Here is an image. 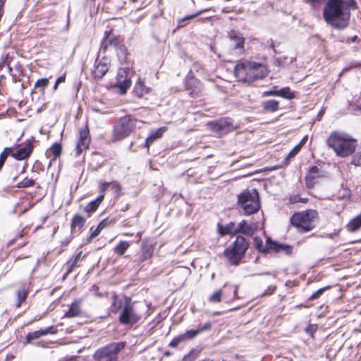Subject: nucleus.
<instances>
[{
    "mask_svg": "<svg viewBox=\"0 0 361 361\" xmlns=\"http://www.w3.org/2000/svg\"><path fill=\"white\" fill-rule=\"evenodd\" d=\"M267 250H274L278 253H283L289 255L292 252V247L286 244L279 243L277 242L267 241Z\"/></svg>",
    "mask_w": 361,
    "mask_h": 361,
    "instance_id": "a211bd4d",
    "label": "nucleus"
},
{
    "mask_svg": "<svg viewBox=\"0 0 361 361\" xmlns=\"http://www.w3.org/2000/svg\"><path fill=\"white\" fill-rule=\"evenodd\" d=\"M223 291L221 290H217L213 293L208 298L209 302L217 303L221 300Z\"/></svg>",
    "mask_w": 361,
    "mask_h": 361,
    "instance_id": "f704fd0d",
    "label": "nucleus"
},
{
    "mask_svg": "<svg viewBox=\"0 0 361 361\" xmlns=\"http://www.w3.org/2000/svg\"><path fill=\"white\" fill-rule=\"evenodd\" d=\"M352 164L355 166L361 165V151L356 153L352 159Z\"/></svg>",
    "mask_w": 361,
    "mask_h": 361,
    "instance_id": "49530a36",
    "label": "nucleus"
},
{
    "mask_svg": "<svg viewBox=\"0 0 361 361\" xmlns=\"http://www.w3.org/2000/svg\"><path fill=\"white\" fill-rule=\"evenodd\" d=\"M238 197V204L245 215L255 214L259 209V193L256 189L244 190Z\"/></svg>",
    "mask_w": 361,
    "mask_h": 361,
    "instance_id": "423d86ee",
    "label": "nucleus"
},
{
    "mask_svg": "<svg viewBox=\"0 0 361 361\" xmlns=\"http://www.w3.org/2000/svg\"><path fill=\"white\" fill-rule=\"evenodd\" d=\"M104 198V195L103 194L100 195L96 200L91 201L85 206V211L88 213L95 212Z\"/></svg>",
    "mask_w": 361,
    "mask_h": 361,
    "instance_id": "b1692460",
    "label": "nucleus"
},
{
    "mask_svg": "<svg viewBox=\"0 0 361 361\" xmlns=\"http://www.w3.org/2000/svg\"><path fill=\"white\" fill-rule=\"evenodd\" d=\"M4 164L3 162L0 161V170H1V168L3 167Z\"/></svg>",
    "mask_w": 361,
    "mask_h": 361,
    "instance_id": "774afa93",
    "label": "nucleus"
},
{
    "mask_svg": "<svg viewBox=\"0 0 361 361\" xmlns=\"http://www.w3.org/2000/svg\"><path fill=\"white\" fill-rule=\"evenodd\" d=\"M317 217L315 210H307L295 213L291 218V224L295 226L299 232L305 233L314 228V219Z\"/></svg>",
    "mask_w": 361,
    "mask_h": 361,
    "instance_id": "0eeeda50",
    "label": "nucleus"
},
{
    "mask_svg": "<svg viewBox=\"0 0 361 361\" xmlns=\"http://www.w3.org/2000/svg\"><path fill=\"white\" fill-rule=\"evenodd\" d=\"M219 233L221 235H224L226 234H236L237 233V228L236 226H235V224L233 223H231L230 224L227 225L225 227H223L218 225Z\"/></svg>",
    "mask_w": 361,
    "mask_h": 361,
    "instance_id": "cd10ccee",
    "label": "nucleus"
},
{
    "mask_svg": "<svg viewBox=\"0 0 361 361\" xmlns=\"http://www.w3.org/2000/svg\"><path fill=\"white\" fill-rule=\"evenodd\" d=\"M137 238H138V240H141V238H142L141 233H138L137 234Z\"/></svg>",
    "mask_w": 361,
    "mask_h": 361,
    "instance_id": "e2e57ef3",
    "label": "nucleus"
},
{
    "mask_svg": "<svg viewBox=\"0 0 361 361\" xmlns=\"http://www.w3.org/2000/svg\"><path fill=\"white\" fill-rule=\"evenodd\" d=\"M66 80V76L62 75L57 78L54 85V90H56L58 89L59 85L60 83L64 82Z\"/></svg>",
    "mask_w": 361,
    "mask_h": 361,
    "instance_id": "3c124183",
    "label": "nucleus"
},
{
    "mask_svg": "<svg viewBox=\"0 0 361 361\" xmlns=\"http://www.w3.org/2000/svg\"><path fill=\"white\" fill-rule=\"evenodd\" d=\"M115 187L118 189V190H120L121 189V186L118 185V184H116L115 185Z\"/></svg>",
    "mask_w": 361,
    "mask_h": 361,
    "instance_id": "338daca9",
    "label": "nucleus"
},
{
    "mask_svg": "<svg viewBox=\"0 0 361 361\" xmlns=\"http://www.w3.org/2000/svg\"><path fill=\"white\" fill-rule=\"evenodd\" d=\"M109 185H110L109 183H107V182L102 183L100 185V191L104 192L105 190H106L109 188Z\"/></svg>",
    "mask_w": 361,
    "mask_h": 361,
    "instance_id": "bf43d9fd",
    "label": "nucleus"
},
{
    "mask_svg": "<svg viewBox=\"0 0 361 361\" xmlns=\"http://www.w3.org/2000/svg\"><path fill=\"white\" fill-rule=\"evenodd\" d=\"M42 336H43V334H42V330L29 333L26 336V341H25V343L27 344L33 340L39 338V337H41Z\"/></svg>",
    "mask_w": 361,
    "mask_h": 361,
    "instance_id": "c9c22d12",
    "label": "nucleus"
},
{
    "mask_svg": "<svg viewBox=\"0 0 361 361\" xmlns=\"http://www.w3.org/2000/svg\"><path fill=\"white\" fill-rule=\"evenodd\" d=\"M11 153H13L12 147L4 148V149L0 154V161L4 164L8 155L11 154Z\"/></svg>",
    "mask_w": 361,
    "mask_h": 361,
    "instance_id": "a19ab883",
    "label": "nucleus"
},
{
    "mask_svg": "<svg viewBox=\"0 0 361 361\" xmlns=\"http://www.w3.org/2000/svg\"><path fill=\"white\" fill-rule=\"evenodd\" d=\"M105 37L102 42L100 51L105 52L110 47L116 48L121 44V39L119 37L114 36L111 32H105Z\"/></svg>",
    "mask_w": 361,
    "mask_h": 361,
    "instance_id": "dca6fc26",
    "label": "nucleus"
},
{
    "mask_svg": "<svg viewBox=\"0 0 361 361\" xmlns=\"http://www.w3.org/2000/svg\"><path fill=\"white\" fill-rule=\"evenodd\" d=\"M279 102L274 99L264 102L262 104L264 109L269 112H274L277 111L279 109Z\"/></svg>",
    "mask_w": 361,
    "mask_h": 361,
    "instance_id": "c756f323",
    "label": "nucleus"
},
{
    "mask_svg": "<svg viewBox=\"0 0 361 361\" xmlns=\"http://www.w3.org/2000/svg\"><path fill=\"white\" fill-rule=\"evenodd\" d=\"M5 63L7 64V66H8V69H9L10 71H11V68H10V66H9V62L8 61V56H6V58Z\"/></svg>",
    "mask_w": 361,
    "mask_h": 361,
    "instance_id": "680f3d73",
    "label": "nucleus"
},
{
    "mask_svg": "<svg viewBox=\"0 0 361 361\" xmlns=\"http://www.w3.org/2000/svg\"><path fill=\"white\" fill-rule=\"evenodd\" d=\"M319 176V169L317 166H312L307 172L305 179L308 188H312L316 183V179Z\"/></svg>",
    "mask_w": 361,
    "mask_h": 361,
    "instance_id": "aec40b11",
    "label": "nucleus"
},
{
    "mask_svg": "<svg viewBox=\"0 0 361 361\" xmlns=\"http://www.w3.org/2000/svg\"><path fill=\"white\" fill-rule=\"evenodd\" d=\"M42 331V334L43 336H45V335H47L49 334H52L54 333V326H49L47 327V329H41Z\"/></svg>",
    "mask_w": 361,
    "mask_h": 361,
    "instance_id": "5fc2aeb1",
    "label": "nucleus"
},
{
    "mask_svg": "<svg viewBox=\"0 0 361 361\" xmlns=\"http://www.w3.org/2000/svg\"><path fill=\"white\" fill-rule=\"evenodd\" d=\"M278 93V96H281L286 99H292L294 97V94L290 90L288 87L279 90Z\"/></svg>",
    "mask_w": 361,
    "mask_h": 361,
    "instance_id": "e433bc0d",
    "label": "nucleus"
},
{
    "mask_svg": "<svg viewBox=\"0 0 361 361\" xmlns=\"http://www.w3.org/2000/svg\"><path fill=\"white\" fill-rule=\"evenodd\" d=\"M236 294H237V287H235V290H234V296L233 298H236Z\"/></svg>",
    "mask_w": 361,
    "mask_h": 361,
    "instance_id": "69168bd1",
    "label": "nucleus"
},
{
    "mask_svg": "<svg viewBox=\"0 0 361 361\" xmlns=\"http://www.w3.org/2000/svg\"><path fill=\"white\" fill-rule=\"evenodd\" d=\"M35 184V180L32 179H30L28 178H25L20 183L19 187L21 188H27L33 186Z\"/></svg>",
    "mask_w": 361,
    "mask_h": 361,
    "instance_id": "79ce46f5",
    "label": "nucleus"
},
{
    "mask_svg": "<svg viewBox=\"0 0 361 361\" xmlns=\"http://www.w3.org/2000/svg\"><path fill=\"white\" fill-rule=\"evenodd\" d=\"M278 92L279 90H269L264 92V96L269 97V96H278Z\"/></svg>",
    "mask_w": 361,
    "mask_h": 361,
    "instance_id": "4d7b16f0",
    "label": "nucleus"
},
{
    "mask_svg": "<svg viewBox=\"0 0 361 361\" xmlns=\"http://www.w3.org/2000/svg\"><path fill=\"white\" fill-rule=\"evenodd\" d=\"M316 330L315 327L312 325H310L307 329H306V332L308 333V334H311V335H312L313 334V331H314Z\"/></svg>",
    "mask_w": 361,
    "mask_h": 361,
    "instance_id": "052dcab7",
    "label": "nucleus"
},
{
    "mask_svg": "<svg viewBox=\"0 0 361 361\" xmlns=\"http://www.w3.org/2000/svg\"><path fill=\"white\" fill-rule=\"evenodd\" d=\"M116 80V86L119 88L120 93L121 94H126L127 90L131 85V81L128 78L127 70L120 68L117 73Z\"/></svg>",
    "mask_w": 361,
    "mask_h": 361,
    "instance_id": "4468645a",
    "label": "nucleus"
},
{
    "mask_svg": "<svg viewBox=\"0 0 361 361\" xmlns=\"http://www.w3.org/2000/svg\"><path fill=\"white\" fill-rule=\"evenodd\" d=\"M209 125L212 130L219 137L223 136L235 129L233 122L228 118L220 119L211 123Z\"/></svg>",
    "mask_w": 361,
    "mask_h": 361,
    "instance_id": "9d476101",
    "label": "nucleus"
},
{
    "mask_svg": "<svg viewBox=\"0 0 361 361\" xmlns=\"http://www.w3.org/2000/svg\"><path fill=\"white\" fill-rule=\"evenodd\" d=\"M249 244L245 238L238 235L235 240L224 250V256L231 264L238 265L245 256Z\"/></svg>",
    "mask_w": 361,
    "mask_h": 361,
    "instance_id": "39448f33",
    "label": "nucleus"
},
{
    "mask_svg": "<svg viewBox=\"0 0 361 361\" xmlns=\"http://www.w3.org/2000/svg\"><path fill=\"white\" fill-rule=\"evenodd\" d=\"M237 79L244 83H251L259 79H263L268 75L265 65L251 61H239L234 68Z\"/></svg>",
    "mask_w": 361,
    "mask_h": 361,
    "instance_id": "f03ea898",
    "label": "nucleus"
},
{
    "mask_svg": "<svg viewBox=\"0 0 361 361\" xmlns=\"http://www.w3.org/2000/svg\"><path fill=\"white\" fill-rule=\"evenodd\" d=\"M326 144L337 156L346 157L354 152L357 140L346 133L333 131L326 140Z\"/></svg>",
    "mask_w": 361,
    "mask_h": 361,
    "instance_id": "7ed1b4c3",
    "label": "nucleus"
},
{
    "mask_svg": "<svg viewBox=\"0 0 361 361\" xmlns=\"http://www.w3.org/2000/svg\"><path fill=\"white\" fill-rule=\"evenodd\" d=\"M49 80L48 78H40L36 81V82L35 84V88L39 87V88H41L42 90H44V88L49 85Z\"/></svg>",
    "mask_w": 361,
    "mask_h": 361,
    "instance_id": "4c0bfd02",
    "label": "nucleus"
},
{
    "mask_svg": "<svg viewBox=\"0 0 361 361\" xmlns=\"http://www.w3.org/2000/svg\"><path fill=\"white\" fill-rule=\"evenodd\" d=\"M257 247L259 249L261 252H269V250H267V245L264 247L262 241L259 240V243H258V239L255 238Z\"/></svg>",
    "mask_w": 361,
    "mask_h": 361,
    "instance_id": "09e8293b",
    "label": "nucleus"
},
{
    "mask_svg": "<svg viewBox=\"0 0 361 361\" xmlns=\"http://www.w3.org/2000/svg\"><path fill=\"white\" fill-rule=\"evenodd\" d=\"M155 140L153 139V137L149 135L148 136V137L145 140V146L147 148L149 147V146L153 143V142Z\"/></svg>",
    "mask_w": 361,
    "mask_h": 361,
    "instance_id": "6e6d98bb",
    "label": "nucleus"
},
{
    "mask_svg": "<svg viewBox=\"0 0 361 361\" xmlns=\"http://www.w3.org/2000/svg\"><path fill=\"white\" fill-rule=\"evenodd\" d=\"M154 247L155 243L152 240L144 239L142 242L138 261L142 262L150 259L154 255Z\"/></svg>",
    "mask_w": 361,
    "mask_h": 361,
    "instance_id": "ddd939ff",
    "label": "nucleus"
},
{
    "mask_svg": "<svg viewBox=\"0 0 361 361\" xmlns=\"http://www.w3.org/2000/svg\"><path fill=\"white\" fill-rule=\"evenodd\" d=\"M327 288H322L315 291L310 298V300H316L319 298Z\"/></svg>",
    "mask_w": 361,
    "mask_h": 361,
    "instance_id": "a18cd8bd",
    "label": "nucleus"
},
{
    "mask_svg": "<svg viewBox=\"0 0 361 361\" xmlns=\"http://www.w3.org/2000/svg\"><path fill=\"white\" fill-rule=\"evenodd\" d=\"M212 328V324L209 322L205 323L204 325L200 326L197 329V331L199 334L203 332V331H208L210 329Z\"/></svg>",
    "mask_w": 361,
    "mask_h": 361,
    "instance_id": "de8ad7c7",
    "label": "nucleus"
},
{
    "mask_svg": "<svg viewBox=\"0 0 361 361\" xmlns=\"http://www.w3.org/2000/svg\"><path fill=\"white\" fill-rule=\"evenodd\" d=\"M125 347V343H111L97 349L93 357L98 361H111L118 359V353Z\"/></svg>",
    "mask_w": 361,
    "mask_h": 361,
    "instance_id": "1a4fd4ad",
    "label": "nucleus"
},
{
    "mask_svg": "<svg viewBox=\"0 0 361 361\" xmlns=\"http://www.w3.org/2000/svg\"><path fill=\"white\" fill-rule=\"evenodd\" d=\"M165 131V128H160L157 129L156 131L152 132L150 135L153 137L154 140L158 139L161 137Z\"/></svg>",
    "mask_w": 361,
    "mask_h": 361,
    "instance_id": "c03bdc74",
    "label": "nucleus"
},
{
    "mask_svg": "<svg viewBox=\"0 0 361 361\" xmlns=\"http://www.w3.org/2000/svg\"><path fill=\"white\" fill-rule=\"evenodd\" d=\"M137 120L132 116L121 117L114 126L113 140L117 141L128 137L136 127Z\"/></svg>",
    "mask_w": 361,
    "mask_h": 361,
    "instance_id": "6e6552de",
    "label": "nucleus"
},
{
    "mask_svg": "<svg viewBox=\"0 0 361 361\" xmlns=\"http://www.w3.org/2000/svg\"><path fill=\"white\" fill-rule=\"evenodd\" d=\"M85 223V219L81 215H75L73 218L71 227L72 228H81Z\"/></svg>",
    "mask_w": 361,
    "mask_h": 361,
    "instance_id": "473e14b6",
    "label": "nucleus"
},
{
    "mask_svg": "<svg viewBox=\"0 0 361 361\" xmlns=\"http://www.w3.org/2000/svg\"><path fill=\"white\" fill-rule=\"evenodd\" d=\"M301 147L300 144L296 145L288 154V158L293 157L300 150Z\"/></svg>",
    "mask_w": 361,
    "mask_h": 361,
    "instance_id": "8fccbe9b",
    "label": "nucleus"
},
{
    "mask_svg": "<svg viewBox=\"0 0 361 361\" xmlns=\"http://www.w3.org/2000/svg\"><path fill=\"white\" fill-rule=\"evenodd\" d=\"M109 68V61L106 57H103L95 64L93 75L95 79H101L106 73Z\"/></svg>",
    "mask_w": 361,
    "mask_h": 361,
    "instance_id": "f3484780",
    "label": "nucleus"
},
{
    "mask_svg": "<svg viewBox=\"0 0 361 361\" xmlns=\"http://www.w3.org/2000/svg\"><path fill=\"white\" fill-rule=\"evenodd\" d=\"M133 92L137 97H142L149 92V88L145 85L144 82L140 78L135 85Z\"/></svg>",
    "mask_w": 361,
    "mask_h": 361,
    "instance_id": "5701e85b",
    "label": "nucleus"
},
{
    "mask_svg": "<svg viewBox=\"0 0 361 361\" xmlns=\"http://www.w3.org/2000/svg\"><path fill=\"white\" fill-rule=\"evenodd\" d=\"M61 153V145L55 143L47 151L46 154L49 157H51L52 156L51 159L55 160L57 157L60 156Z\"/></svg>",
    "mask_w": 361,
    "mask_h": 361,
    "instance_id": "a878e982",
    "label": "nucleus"
},
{
    "mask_svg": "<svg viewBox=\"0 0 361 361\" xmlns=\"http://www.w3.org/2000/svg\"><path fill=\"white\" fill-rule=\"evenodd\" d=\"M198 333L197 331V329H191L186 331L185 334H181V336L183 337V339L185 341L186 340L192 339L196 337Z\"/></svg>",
    "mask_w": 361,
    "mask_h": 361,
    "instance_id": "58836bf2",
    "label": "nucleus"
},
{
    "mask_svg": "<svg viewBox=\"0 0 361 361\" xmlns=\"http://www.w3.org/2000/svg\"><path fill=\"white\" fill-rule=\"evenodd\" d=\"M27 292L25 289L20 290L18 291V293H17V296H18L17 307H20L21 303L25 300V298H27Z\"/></svg>",
    "mask_w": 361,
    "mask_h": 361,
    "instance_id": "ea45409f",
    "label": "nucleus"
},
{
    "mask_svg": "<svg viewBox=\"0 0 361 361\" xmlns=\"http://www.w3.org/2000/svg\"><path fill=\"white\" fill-rule=\"evenodd\" d=\"M276 290V286H269L267 290L264 291L262 295H268L272 294Z\"/></svg>",
    "mask_w": 361,
    "mask_h": 361,
    "instance_id": "864d4df0",
    "label": "nucleus"
},
{
    "mask_svg": "<svg viewBox=\"0 0 361 361\" xmlns=\"http://www.w3.org/2000/svg\"><path fill=\"white\" fill-rule=\"evenodd\" d=\"M361 227V213L353 219L347 225L348 231L355 232Z\"/></svg>",
    "mask_w": 361,
    "mask_h": 361,
    "instance_id": "393cba45",
    "label": "nucleus"
},
{
    "mask_svg": "<svg viewBox=\"0 0 361 361\" xmlns=\"http://www.w3.org/2000/svg\"><path fill=\"white\" fill-rule=\"evenodd\" d=\"M295 61L294 57H287L284 56L282 58H277L274 60V65L280 67H285L290 63H292Z\"/></svg>",
    "mask_w": 361,
    "mask_h": 361,
    "instance_id": "2f4dec72",
    "label": "nucleus"
},
{
    "mask_svg": "<svg viewBox=\"0 0 361 361\" xmlns=\"http://www.w3.org/2000/svg\"><path fill=\"white\" fill-rule=\"evenodd\" d=\"M81 257H82V252L80 251L75 255L74 259H71L66 263L68 273H70L71 271H72L73 268H75L78 266L77 263L81 259Z\"/></svg>",
    "mask_w": 361,
    "mask_h": 361,
    "instance_id": "72a5a7b5",
    "label": "nucleus"
},
{
    "mask_svg": "<svg viewBox=\"0 0 361 361\" xmlns=\"http://www.w3.org/2000/svg\"><path fill=\"white\" fill-rule=\"evenodd\" d=\"M231 47L235 54H241L244 51V37L238 32L232 30L228 32Z\"/></svg>",
    "mask_w": 361,
    "mask_h": 361,
    "instance_id": "9b49d317",
    "label": "nucleus"
},
{
    "mask_svg": "<svg viewBox=\"0 0 361 361\" xmlns=\"http://www.w3.org/2000/svg\"><path fill=\"white\" fill-rule=\"evenodd\" d=\"M80 301L75 300L74 301L69 307L68 311L65 314L64 317H78L80 314Z\"/></svg>",
    "mask_w": 361,
    "mask_h": 361,
    "instance_id": "412c9836",
    "label": "nucleus"
},
{
    "mask_svg": "<svg viewBox=\"0 0 361 361\" xmlns=\"http://www.w3.org/2000/svg\"><path fill=\"white\" fill-rule=\"evenodd\" d=\"M130 243L128 241H120L114 247V252L120 256L124 255L126 251L129 248Z\"/></svg>",
    "mask_w": 361,
    "mask_h": 361,
    "instance_id": "7c9ffc66",
    "label": "nucleus"
},
{
    "mask_svg": "<svg viewBox=\"0 0 361 361\" xmlns=\"http://www.w3.org/2000/svg\"><path fill=\"white\" fill-rule=\"evenodd\" d=\"M109 224V220L107 219H105L104 220H102L99 224H98V227L102 230L104 227L106 226V225Z\"/></svg>",
    "mask_w": 361,
    "mask_h": 361,
    "instance_id": "13d9d810",
    "label": "nucleus"
},
{
    "mask_svg": "<svg viewBox=\"0 0 361 361\" xmlns=\"http://www.w3.org/2000/svg\"><path fill=\"white\" fill-rule=\"evenodd\" d=\"M33 149V146L31 142H27L25 145L20 149H18L12 156L17 160H23L30 157Z\"/></svg>",
    "mask_w": 361,
    "mask_h": 361,
    "instance_id": "6ab92c4d",
    "label": "nucleus"
},
{
    "mask_svg": "<svg viewBox=\"0 0 361 361\" xmlns=\"http://www.w3.org/2000/svg\"><path fill=\"white\" fill-rule=\"evenodd\" d=\"M101 231H102V230L97 226L93 231H92V233L89 237L88 241H90L92 238L97 236L100 233Z\"/></svg>",
    "mask_w": 361,
    "mask_h": 361,
    "instance_id": "603ef678",
    "label": "nucleus"
},
{
    "mask_svg": "<svg viewBox=\"0 0 361 361\" xmlns=\"http://www.w3.org/2000/svg\"><path fill=\"white\" fill-rule=\"evenodd\" d=\"M209 18H199L198 19V21H204V20H209Z\"/></svg>",
    "mask_w": 361,
    "mask_h": 361,
    "instance_id": "0e129e2a",
    "label": "nucleus"
},
{
    "mask_svg": "<svg viewBox=\"0 0 361 361\" xmlns=\"http://www.w3.org/2000/svg\"><path fill=\"white\" fill-rule=\"evenodd\" d=\"M185 88L190 91L192 96H198L202 91L201 82L192 76H188L185 80Z\"/></svg>",
    "mask_w": 361,
    "mask_h": 361,
    "instance_id": "2eb2a0df",
    "label": "nucleus"
},
{
    "mask_svg": "<svg viewBox=\"0 0 361 361\" xmlns=\"http://www.w3.org/2000/svg\"><path fill=\"white\" fill-rule=\"evenodd\" d=\"M237 233H241L247 235H252L255 232V228L247 224L245 220L241 221L236 226Z\"/></svg>",
    "mask_w": 361,
    "mask_h": 361,
    "instance_id": "4be33fe9",
    "label": "nucleus"
},
{
    "mask_svg": "<svg viewBox=\"0 0 361 361\" xmlns=\"http://www.w3.org/2000/svg\"><path fill=\"white\" fill-rule=\"evenodd\" d=\"M121 309L118 317V321L123 325H134L142 319V314L135 306V303L131 302L130 298H126L124 304L119 302L118 304V297L116 294L112 295L111 311L116 313Z\"/></svg>",
    "mask_w": 361,
    "mask_h": 361,
    "instance_id": "20e7f679",
    "label": "nucleus"
},
{
    "mask_svg": "<svg viewBox=\"0 0 361 361\" xmlns=\"http://www.w3.org/2000/svg\"><path fill=\"white\" fill-rule=\"evenodd\" d=\"M90 143V132L87 126L80 130L79 139L76 145V154L79 156L86 150Z\"/></svg>",
    "mask_w": 361,
    "mask_h": 361,
    "instance_id": "f8f14e48",
    "label": "nucleus"
},
{
    "mask_svg": "<svg viewBox=\"0 0 361 361\" xmlns=\"http://www.w3.org/2000/svg\"><path fill=\"white\" fill-rule=\"evenodd\" d=\"M116 50L120 62L121 63H127L128 52L126 46L121 44L116 48Z\"/></svg>",
    "mask_w": 361,
    "mask_h": 361,
    "instance_id": "bb28decb",
    "label": "nucleus"
},
{
    "mask_svg": "<svg viewBox=\"0 0 361 361\" xmlns=\"http://www.w3.org/2000/svg\"><path fill=\"white\" fill-rule=\"evenodd\" d=\"M183 337L181 335L178 336L177 337L174 338L169 343V346L171 348H176L177 347L180 343L183 342Z\"/></svg>",
    "mask_w": 361,
    "mask_h": 361,
    "instance_id": "37998d69",
    "label": "nucleus"
},
{
    "mask_svg": "<svg viewBox=\"0 0 361 361\" xmlns=\"http://www.w3.org/2000/svg\"><path fill=\"white\" fill-rule=\"evenodd\" d=\"M206 11L207 10H202V11L196 12L194 14L188 15V16H186L184 18L178 19V27H181L185 26L187 23H188V22L190 20L197 18V16H199L200 14H202L203 12H204Z\"/></svg>",
    "mask_w": 361,
    "mask_h": 361,
    "instance_id": "c85d7f7f",
    "label": "nucleus"
},
{
    "mask_svg": "<svg viewBox=\"0 0 361 361\" xmlns=\"http://www.w3.org/2000/svg\"><path fill=\"white\" fill-rule=\"evenodd\" d=\"M355 6V0H328L323 11L324 18L332 27L344 29L349 23L350 8Z\"/></svg>",
    "mask_w": 361,
    "mask_h": 361,
    "instance_id": "f257e3e1",
    "label": "nucleus"
}]
</instances>
